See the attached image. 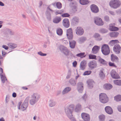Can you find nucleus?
I'll use <instances>...</instances> for the list:
<instances>
[{
	"instance_id": "obj_1",
	"label": "nucleus",
	"mask_w": 121,
	"mask_h": 121,
	"mask_svg": "<svg viewBox=\"0 0 121 121\" xmlns=\"http://www.w3.org/2000/svg\"><path fill=\"white\" fill-rule=\"evenodd\" d=\"M74 105L72 104L65 108V111L66 115L71 121H76L73 117V113L74 109Z\"/></svg>"
},
{
	"instance_id": "obj_2",
	"label": "nucleus",
	"mask_w": 121,
	"mask_h": 121,
	"mask_svg": "<svg viewBox=\"0 0 121 121\" xmlns=\"http://www.w3.org/2000/svg\"><path fill=\"white\" fill-rule=\"evenodd\" d=\"M40 97V95L39 94L33 93L31 95V99L29 101L30 104L31 105H34L39 101Z\"/></svg>"
},
{
	"instance_id": "obj_3",
	"label": "nucleus",
	"mask_w": 121,
	"mask_h": 121,
	"mask_svg": "<svg viewBox=\"0 0 121 121\" xmlns=\"http://www.w3.org/2000/svg\"><path fill=\"white\" fill-rule=\"evenodd\" d=\"M109 5L112 8L117 9L121 5V2L119 0H111L109 3Z\"/></svg>"
},
{
	"instance_id": "obj_4",
	"label": "nucleus",
	"mask_w": 121,
	"mask_h": 121,
	"mask_svg": "<svg viewBox=\"0 0 121 121\" xmlns=\"http://www.w3.org/2000/svg\"><path fill=\"white\" fill-rule=\"evenodd\" d=\"M99 99L100 101L103 103H107L108 100V98L107 95L104 93H101L99 95Z\"/></svg>"
},
{
	"instance_id": "obj_5",
	"label": "nucleus",
	"mask_w": 121,
	"mask_h": 121,
	"mask_svg": "<svg viewBox=\"0 0 121 121\" xmlns=\"http://www.w3.org/2000/svg\"><path fill=\"white\" fill-rule=\"evenodd\" d=\"M101 51L105 55H108L110 52L108 46L107 44L103 45L101 48Z\"/></svg>"
},
{
	"instance_id": "obj_6",
	"label": "nucleus",
	"mask_w": 121,
	"mask_h": 121,
	"mask_svg": "<svg viewBox=\"0 0 121 121\" xmlns=\"http://www.w3.org/2000/svg\"><path fill=\"white\" fill-rule=\"evenodd\" d=\"M58 48L61 52L63 53L65 55L67 56L69 54V50L67 48L62 45L60 46Z\"/></svg>"
},
{
	"instance_id": "obj_7",
	"label": "nucleus",
	"mask_w": 121,
	"mask_h": 121,
	"mask_svg": "<svg viewBox=\"0 0 121 121\" xmlns=\"http://www.w3.org/2000/svg\"><path fill=\"white\" fill-rule=\"evenodd\" d=\"M94 19L95 23L97 25L102 26L103 25V22L101 18L96 17H95Z\"/></svg>"
},
{
	"instance_id": "obj_8",
	"label": "nucleus",
	"mask_w": 121,
	"mask_h": 121,
	"mask_svg": "<svg viewBox=\"0 0 121 121\" xmlns=\"http://www.w3.org/2000/svg\"><path fill=\"white\" fill-rule=\"evenodd\" d=\"M113 50L116 54H119L121 51V47L119 44H117L114 46Z\"/></svg>"
},
{
	"instance_id": "obj_9",
	"label": "nucleus",
	"mask_w": 121,
	"mask_h": 121,
	"mask_svg": "<svg viewBox=\"0 0 121 121\" xmlns=\"http://www.w3.org/2000/svg\"><path fill=\"white\" fill-rule=\"evenodd\" d=\"M66 35L69 39H71L73 37V31L71 28L67 30H66Z\"/></svg>"
},
{
	"instance_id": "obj_10",
	"label": "nucleus",
	"mask_w": 121,
	"mask_h": 121,
	"mask_svg": "<svg viewBox=\"0 0 121 121\" xmlns=\"http://www.w3.org/2000/svg\"><path fill=\"white\" fill-rule=\"evenodd\" d=\"M28 104V99L26 98L21 106V109L22 111L26 110L27 108Z\"/></svg>"
},
{
	"instance_id": "obj_11",
	"label": "nucleus",
	"mask_w": 121,
	"mask_h": 121,
	"mask_svg": "<svg viewBox=\"0 0 121 121\" xmlns=\"http://www.w3.org/2000/svg\"><path fill=\"white\" fill-rule=\"evenodd\" d=\"M90 8L92 12L94 13H97L99 12V9L98 7L95 4L91 5Z\"/></svg>"
},
{
	"instance_id": "obj_12",
	"label": "nucleus",
	"mask_w": 121,
	"mask_h": 121,
	"mask_svg": "<svg viewBox=\"0 0 121 121\" xmlns=\"http://www.w3.org/2000/svg\"><path fill=\"white\" fill-rule=\"evenodd\" d=\"M82 118L85 121H90V117L89 115L85 113H82L81 115Z\"/></svg>"
},
{
	"instance_id": "obj_13",
	"label": "nucleus",
	"mask_w": 121,
	"mask_h": 121,
	"mask_svg": "<svg viewBox=\"0 0 121 121\" xmlns=\"http://www.w3.org/2000/svg\"><path fill=\"white\" fill-rule=\"evenodd\" d=\"M89 68L92 69L95 68L97 66L96 62L95 60H93L89 62L88 64Z\"/></svg>"
},
{
	"instance_id": "obj_14",
	"label": "nucleus",
	"mask_w": 121,
	"mask_h": 121,
	"mask_svg": "<svg viewBox=\"0 0 121 121\" xmlns=\"http://www.w3.org/2000/svg\"><path fill=\"white\" fill-rule=\"evenodd\" d=\"M110 74L112 77L114 78L118 79L120 78L119 75L114 70L111 71L110 72Z\"/></svg>"
},
{
	"instance_id": "obj_15",
	"label": "nucleus",
	"mask_w": 121,
	"mask_h": 121,
	"mask_svg": "<svg viewBox=\"0 0 121 121\" xmlns=\"http://www.w3.org/2000/svg\"><path fill=\"white\" fill-rule=\"evenodd\" d=\"M76 31V34L79 35H82L84 32L83 29L80 27H78Z\"/></svg>"
},
{
	"instance_id": "obj_16",
	"label": "nucleus",
	"mask_w": 121,
	"mask_h": 121,
	"mask_svg": "<svg viewBox=\"0 0 121 121\" xmlns=\"http://www.w3.org/2000/svg\"><path fill=\"white\" fill-rule=\"evenodd\" d=\"M63 24L65 27L68 28L69 26V22L68 19L65 18L63 19Z\"/></svg>"
},
{
	"instance_id": "obj_17",
	"label": "nucleus",
	"mask_w": 121,
	"mask_h": 121,
	"mask_svg": "<svg viewBox=\"0 0 121 121\" xmlns=\"http://www.w3.org/2000/svg\"><path fill=\"white\" fill-rule=\"evenodd\" d=\"M99 47L95 45L93 47L92 49L91 53L93 54H96L98 53L99 50Z\"/></svg>"
},
{
	"instance_id": "obj_18",
	"label": "nucleus",
	"mask_w": 121,
	"mask_h": 121,
	"mask_svg": "<svg viewBox=\"0 0 121 121\" xmlns=\"http://www.w3.org/2000/svg\"><path fill=\"white\" fill-rule=\"evenodd\" d=\"M106 112L108 114H111L113 113V110L112 108L110 106H107L105 108Z\"/></svg>"
},
{
	"instance_id": "obj_19",
	"label": "nucleus",
	"mask_w": 121,
	"mask_h": 121,
	"mask_svg": "<svg viewBox=\"0 0 121 121\" xmlns=\"http://www.w3.org/2000/svg\"><path fill=\"white\" fill-rule=\"evenodd\" d=\"M86 61L83 60L82 61L80 65V68L82 70H84L86 66Z\"/></svg>"
},
{
	"instance_id": "obj_20",
	"label": "nucleus",
	"mask_w": 121,
	"mask_h": 121,
	"mask_svg": "<svg viewBox=\"0 0 121 121\" xmlns=\"http://www.w3.org/2000/svg\"><path fill=\"white\" fill-rule=\"evenodd\" d=\"M93 37L97 41H100L102 39L100 35L97 33H95L93 35Z\"/></svg>"
},
{
	"instance_id": "obj_21",
	"label": "nucleus",
	"mask_w": 121,
	"mask_h": 121,
	"mask_svg": "<svg viewBox=\"0 0 121 121\" xmlns=\"http://www.w3.org/2000/svg\"><path fill=\"white\" fill-rule=\"evenodd\" d=\"M88 87L90 88H91L93 87L94 84V81L92 80L89 79L87 81Z\"/></svg>"
},
{
	"instance_id": "obj_22",
	"label": "nucleus",
	"mask_w": 121,
	"mask_h": 121,
	"mask_svg": "<svg viewBox=\"0 0 121 121\" xmlns=\"http://www.w3.org/2000/svg\"><path fill=\"white\" fill-rule=\"evenodd\" d=\"M119 34V33L118 32H113L110 33L109 35L110 37L115 38L118 36Z\"/></svg>"
},
{
	"instance_id": "obj_23",
	"label": "nucleus",
	"mask_w": 121,
	"mask_h": 121,
	"mask_svg": "<svg viewBox=\"0 0 121 121\" xmlns=\"http://www.w3.org/2000/svg\"><path fill=\"white\" fill-rule=\"evenodd\" d=\"M82 110V105L80 104H78L76 106L75 109V111L78 112Z\"/></svg>"
},
{
	"instance_id": "obj_24",
	"label": "nucleus",
	"mask_w": 121,
	"mask_h": 121,
	"mask_svg": "<svg viewBox=\"0 0 121 121\" xmlns=\"http://www.w3.org/2000/svg\"><path fill=\"white\" fill-rule=\"evenodd\" d=\"M6 32L7 34L11 35H15L14 32L12 30L9 28L6 29Z\"/></svg>"
},
{
	"instance_id": "obj_25",
	"label": "nucleus",
	"mask_w": 121,
	"mask_h": 121,
	"mask_svg": "<svg viewBox=\"0 0 121 121\" xmlns=\"http://www.w3.org/2000/svg\"><path fill=\"white\" fill-rule=\"evenodd\" d=\"M119 43V41L117 40H112L110 41L109 44L110 46H112Z\"/></svg>"
},
{
	"instance_id": "obj_26",
	"label": "nucleus",
	"mask_w": 121,
	"mask_h": 121,
	"mask_svg": "<svg viewBox=\"0 0 121 121\" xmlns=\"http://www.w3.org/2000/svg\"><path fill=\"white\" fill-rule=\"evenodd\" d=\"M111 60L112 61L118 62L119 59L115 55L112 54L111 55Z\"/></svg>"
},
{
	"instance_id": "obj_27",
	"label": "nucleus",
	"mask_w": 121,
	"mask_h": 121,
	"mask_svg": "<svg viewBox=\"0 0 121 121\" xmlns=\"http://www.w3.org/2000/svg\"><path fill=\"white\" fill-rule=\"evenodd\" d=\"M71 88L69 87H67L65 88L62 91V93L63 95L66 94L70 91Z\"/></svg>"
},
{
	"instance_id": "obj_28",
	"label": "nucleus",
	"mask_w": 121,
	"mask_h": 121,
	"mask_svg": "<svg viewBox=\"0 0 121 121\" xmlns=\"http://www.w3.org/2000/svg\"><path fill=\"white\" fill-rule=\"evenodd\" d=\"M61 18L59 17H55L53 20V22L55 23H58L61 20Z\"/></svg>"
},
{
	"instance_id": "obj_29",
	"label": "nucleus",
	"mask_w": 121,
	"mask_h": 121,
	"mask_svg": "<svg viewBox=\"0 0 121 121\" xmlns=\"http://www.w3.org/2000/svg\"><path fill=\"white\" fill-rule=\"evenodd\" d=\"M109 29L111 31H117L119 30L118 28L112 26V24L109 25Z\"/></svg>"
},
{
	"instance_id": "obj_30",
	"label": "nucleus",
	"mask_w": 121,
	"mask_h": 121,
	"mask_svg": "<svg viewBox=\"0 0 121 121\" xmlns=\"http://www.w3.org/2000/svg\"><path fill=\"white\" fill-rule=\"evenodd\" d=\"M98 61L101 64L104 65H106L107 64V62L100 57Z\"/></svg>"
},
{
	"instance_id": "obj_31",
	"label": "nucleus",
	"mask_w": 121,
	"mask_h": 121,
	"mask_svg": "<svg viewBox=\"0 0 121 121\" xmlns=\"http://www.w3.org/2000/svg\"><path fill=\"white\" fill-rule=\"evenodd\" d=\"M104 89L106 90H109L111 89L112 87V85L109 84H106L104 86Z\"/></svg>"
},
{
	"instance_id": "obj_32",
	"label": "nucleus",
	"mask_w": 121,
	"mask_h": 121,
	"mask_svg": "<svg viewBox=\"0 0 121 121\" xmlns=\"http://www.w3.org/2000/svg\"><path fill=\"white\" fill-rule=\"evenodd\" d=\"M49 102V106L51 107L55 106L56 104V102L53 99L50 100Z\"/></svg>"
},
{
	"instance_id": "obj_33",
	"label": "nucleus",
	"mask_w": 121,
	"mask_h": 121,
	"mask_svg": "<svg viewBox=\"0 0 121 121\" xmlns=\"http://www.w3.org/2000/svg\"><path fill=\"white\" fill-rule=\"evenodd\" d=\"M8 45L9 47L11 48L12 49H14L17 47L16 44L12 43H9L8 44Z\"/></svg>"
},
{
	"instance_id": "obj_34",
	"label": "nucleus",
	"mask_w": 121,
	"mask_h": 121,
	"mask_svg": "<svg viewBox=\"0 0 121 121\" xmlns=\"http://www.w3.org/2000/svg\"><path fill=\"white\" fill-rule=\"evenodd\" d=\"M69 46L70 47L72 48H75L76 42L74 41H69Z\"/></svg>"
},
{
	"instance_id": "obj_35",
	"label": "nucleus",
	"mask_w": 121,
	"mask_h": 121,
	"mask_svg": "<svg viewBox=\"0 0 121 121\" xmlns=\"http://www.w3.org/2000/svg\"><path fill=\"white\" fill-rule=\"evenodd\" d=\"M114 100L117 102L120 101L121 100V96L118 95L114 97Z\"/></svg>"
},
{
	"instance_id": "obj_36",
	"label": "nucleus",
	"mask_w": 121,
	"mask_h": 121,
	"mask_svg": "<svg viewBox=\"0 0 121 121\" xmlns=\"http://www.w3.org/2000/svg\"><path fill=\"white\" fill-rule=\"evenodd\" d=\"M72 21L74 24H76L79 22V19L78 17H75L73 18Z\"/></svg>"
},
{
	"instance_id": "obj_37",
	"label": "nucleus",
	"mask_w": 121,
	"mask_h": 121,
	"mask_svg": "<svg viewBox=\"0 0 121 121\" xmlns=\"http://www.w3.org/2000/svg\"><path fill=\"white\" fill-rule=\"evenodd\" d=\"M46 15L47 19L50 21L51 19V15L50 13L48 10H47L46 11Z\"/></svg>"
},
{
	"instance_id": "obj_38",
	"label": "nucleus",
	"mask_w": 121,
	"mask_h": 121,
	"mask_svg": "<svg viewBox=\"0 0 121 121\" xmlns=\"http://www.w3.org/2000/svg\"><path fill=\"white\" fill-rule=\"evenodd\" d=\"M56 33L59 35H61L62 34V30L60 28H57L56 30Z\"/></svg>"
},
{
	"instance_id": "obj_39",
	"label": "nucleus",
	"mask_w": 121,
	"mask_h": 121,
	"mask_svg": "<svg viewBox=\"0 0 121 121\" xmlns=\"http://www.w3.org/2000/svg\"><path fill=\"white\" fill-rule=\"evenodd\" d=\"M80 3L82 5H85L88 4L89 2L88 0H80Z\"/></svg>"
},
{
	"instance_id": "obj_40",
	"label": "nucleus",
	"mask_w": 121,
	"mask_h": 121,
	"mask_svg": "<svg viewBox=\"0 0 121 121\" xmlns=\"http://www.w3.org/2000/svg\"><path fill=\"white\" fill-rule=\"evenodd\" d=\"M69 82L70 84L72 86H75L76 84V81L72 79H71L69 80Z\"/></svg>"
},
{
	"instance_id": "obj_41",
	"label": "nucleus",
	"mask_w": 121,
	"mask_h": 121,
	"mask_svg": "<svg viewBox=\"0 0 121 121\" xmlns=\"http://www.w3.org/2000/svg\"><path fill=\"white\" fill-rule=\"evenodd\" d=\"M99 75L101 79H103L105 77V75L102 70H100V71Z\"/></svg>"
},
{
	"instance_id": "obj_42",
	"label": "nucleus",
	"mask_w": 121,
	"mask_h": 121,
	"mask_svg": "<svg viewBox=\"0 0 121 121\" xmlns=\"http://www.w3.org/2000/svg\"><path fill=\"white\" fill-rule=\"evenodd\" d=\"M85 52H82L77 54L76 56L82 58L85 57L86 55H85Z\"/></svg>"
},
{
	"instance_id": "obj_43",
	"label": "nucleus",
	"mask_w": 121,
	"mask_h": 121,
	"mask_svg": "<svg viewBox=\"0 0 121 121\" xmlns=\"http://www.w3.org/2000/svg\"><path fill=\"white\" fill-rule=\"evenodd\" d=\"M99 31L101 33L104 34L107 33L108 31V30L102 28L99 30Z\"/></svg>"
},
{
	"instance_id": "obj_44",
	"label": "nucleus",
	"mask_w": 121,
	"mask_h": 121,
	"mask_svg": "<svg viewBox=\"0 0 121 121\" xmlns=\"http://www.w3.org/2000/svg\"><path fill=\"white\" fill-rule=\"evenodd\" d=\"M0 74V75L1 80L2 82L4 83L5 82V80H7V79L5 77L3 74Z\"/></svg>"
},
{
	"instance_id": "obj_45",
	"label": "nucleus",
	"mask_w": 121,
	"mask_h": 121,
	"mask_svg": "<svg viewBox=\"0 0 121 121\" xmlns=\"http://www.w3.org/2000/svg\"><path fill=\"white\" fill-rule=\"evenodd\" d=\"M115 84L119 86H121V80H116L114 81Z\"/></svg>"
},
{
	"instance_id": "obj_46",
	"label": "nucleus",
	"mask_w": 121,
	"mask_h": 121,
	"mask_svg": "<svg viewBox=\"0 0 121 121\" xmlns=\"http://www.w3.org/2000/svg\"><path fill=\"white\" fill-rule=\"evenodd\" d=\"M105 116L103 115H102L99 116V118L100 121H104Z\"/></svg>"
},
{
	"instance_id": "obj_47",
	"label": "nucleus",
	"mask_w": 121,
	"mask_h": 121,
	"mask_svg": "<svg viewBox=\"0 0 121 121\" xmlns=\"http://www.w3.org/2000/svg\"><path fill=\"white\" fill-rule=\"evenodd\" d=\"M89 57L90 59H96V56L94 55L90 54L89 56Z\"/></svg>"
},
{
	"instance_id": "obj_48",
	"label": "nucleus",
	"mask_w": 121,
	"mask_h": 121,
	"mask_svg": "<svg viewBox=\"0 0 121 121\" xmlns=\"http://www.w3.org/2000/svg\"><path fill=\"white\" fill-rule=\"evenodd\" d=\"M56 5L58 9H60L62 7V4L59 2H58L56 3Z\"/></svg>"
},
{
	"instance_id": "obj_49",
	"label": "nucleus",
	"mask_w": 121,
	"mask_h": 121,
	"mask_svg": "<svg viewBox=\"0 0 121 121\" xmlns=\"http://www.w3.org/2000/svg\"><path fill=\"white\" fill-rule=\"evenodd\" d=\"M82 99L84 101H86V100L87 99V96L86 94H84L82 97Z\"/></svg>"
},
{
	"instance_id": "obj_50",
	"label": "nucleus",
	"mask_w": 121,
	"mask_h": 121,
	"mask_svg": "<svg viewBox=\"0 0 121 121\" xmlns=\"http://www.w3.org/2000/svg\"><path fill=\"white\" fill-rule=\"evenodd\" d=\"M91 71H86L84 72L83 75H88L91 74Z\"/></svg>"
},
{
	"instance_id": "obj_51",
	"label": "nucleus",
	"mask_w": 121,
	"mask_h": 121,
	"mask_svg": "<svg viewBox=\"0 0 121 121\" xmlns=\"http://www.w3.org/2000/svg\"><path fill=\"white\" fill-rule=\"evenodd\" d=\"M71 75V72L70 71H69L66 77L67 79H68L69 78Z\"/></svg>"
},
{
	"instance_id": "obj_52",
	"label": "nucleus",
	"mask_w": 121,
	"mask_h": 121,
	"mask_svg": "<svg viewBox=\"0 0 121 121\" xmlns=\"http://www.w3.org/2000/svg\"><path fill=\"white\" fill-rule=\"evenodd\" d=\"M83 84L82 82H80L78 83V88H83Z\"/></svg>"
},
{
	"instance_id": "obj_53",
	"label": "nucleus",
	"mask_w": 121,
	"mask_h": 121,
	"mask_svg": "<svg viewBox=\"0 0 121 121\" xmlns=\"http://www.w3.org/2000/svg\"><path fill=\"white\" fill-rule=\"evenodd\" d=\"M104 19L105 21L107 22H109L110 20L109 17L107 16H105Z\"/></svg>"
},
{
	"instance_id": "obj_54",
	"label": "nucleus",
	"mask_w": 121,
	"mask_h": 121,
	"mask_svg": "<svg viewBox=\"0 0 121 121\" xmlns=\"http://www.w3.org/2000/svg\"><path fill=\"white\" fill-rule=\"evenodd\" d=\"M38 54L41 56H46L47 55L46 54L43 53L42 52L40 51L38 52Z\"/></svg>"
},
{
	"instance_id": "obj_55",
	"label": "nucleus",
	"mask_w": 121,
	"mask_h": 121,
	"mask_svg": "<svg viewBox=\"0 0 121 121\" xmlns=\"http://www.w3.org/2000/svg\"><path fill=\"white\" fill-rule=\"evenodd\" d=\"M108 64L109 66H112L115 68H116L117 67V66L113 63L110 62H109Z\"/></svg>"
},
{
	"instance_id": "obj_56",
	"label": "nucleus",
	"mask_w": 121,
	"mask_h": 121,
	"mask_svg": "<svg viewBox=\"0 0 121 121\" xmlns=\"http://www.w3.org/2000/svg\"><path fill=\"white\" fill-rule=\"evenodd\" d=\"M9 100V95H7L5 98V103L7 104Z\"/></svg>"
},
{
	"instance_id": "obj_57",
	"label": "nucleus",
	"mask_w": 121,
	"mask_h": 121,
	"mask_svg": "<svg viewBox=\"0 0 121 121\" xmlns=\"http://www.w3.org/2000/svg\"><path fill=\"white\" fill-rule=\"evenodd\" d=\"M61 16L63 17H68L70 16V15L68 13H65L62 14Z\"/></svg>"
},
{
	"instance_id": "obj_58",
	"label": "nucleus",
	"mask_w": 121,
	"mask_h": 121,
	"mask_svg": "<svg viewBox=\"0 0 121 121\" xmlns=\"http://www.w3.org/2000/svg\"><path fill=\"white\" fill-rule=\"evenodd\" d=\"M86 40V38L85 37H81L79 39V41L81 42H82Z\"/></svg>"
},
{
	"instance_id": "obj_59",
	"label": "nucleus",
	"mask_w": 121,
	"mask_h": 121,
	"mask_svg": "<svg viewBox=\"0 0 121 121\" xmlns=\"http://www.w3.org/2000/svg\"><path fill=\"white\" fill-rule=\"evenodd\" d=\"M78 92L80 93H82L83 90V88H78Z\"/></svg>"
},
{
	"instance_id": "obj_60",
	"label": "nucleus",
	"mask_w": 121,
	"mask_h": 121,
	"mask_svg": "<svg viewBox=\"0 0 121 121\" xmlns=\"http://www.w3.org/2000/svg\"><path fill=\"white\" fill-rule=\"evenodd\" d=\"M108 12L110 14L112 15H115V13L113 11H109Z\"/></svg>"
},
{
	"instance_id": "obj_61",
	"label": "nucleus",
	"mask_w": 121,
	"mask_h": 121,
	"mask_svg": "<svg viewBox=\"0 0 121 121\" xmlns=\"http://www.w3.org/2000/svg\"><path fill=\"white\" fill-rule=\"evenodd\" d=\"M2 48H4L5 50H7L8 49L9 47H8L6 45H3L2 46Z\"/></svg>"
},
{
	"instance_id": "obj_62",
	"label": "nucleus",
	"mask_w": 121,
	"mask_h": 121,
	"mask_svg": "<svg viewBox=\"0 0 121 121\" xmlns=\"http://www.w3.org/2000/svg\"><path fill=\"white\" fill-rule=\"evenodd\" d=\"M61 12H59V11H57V12H55V14L56 15H57L58 14H61L63 12V11L62 10H61Z\"/></svg>"
},
{
	"instance_id": "obj_63",
	"label": "nucleus",
	"mask_w": 121,
	"mask_h": 121,
	"mask_svg": "<svg viewBox=\"0 0 121 121\" xmlns=\"http://www.w3.org/2000/svg\"><path fill=\"white\" fill-rule=\"evenodd\" d=\"M117 109L119 111L121 112V106H118L117 107Z\"/></svg>"
},
{
	"instance_id": "obj_64",
	"label": "nucleus",
	"mask_w": 121,
	"mask_h": 121,
	"mask_svg": "<svg viewBox=\"0 0 121 121\" xmlns=\"http://www.w3.org/2000/svg\"><path fill=\"white\" fill-rule=\"evenodd\" d=\"M22 102H19L18 103V108L19 109H20V106L22 104Z\"/></svg>"
}]
</instances>
